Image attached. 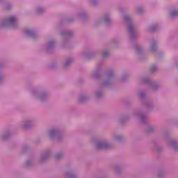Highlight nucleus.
<instances>
[{"instance_id":"3","label":"nucleus","mask_w":178,"mask_h":178,"mask_svg":"<svg viewBox=\"0 0 178 178\" xmlns=\"http://www.w3.org/2000/svg\"><path fill=\"white\" fill-rule=\"evenodd\" d=\"M155 69H156V67L154 65L151 67V70L152 72H154L155 70Z\"/></svg>"},{"instance_id":"1","label":"nucleus","mask_w":178,"mask_h":178,"mask_svg":"<svg viewBox=\"0 0 178 178\" xmlns=\"http://www.w3.org/2000/svg\"><path fill=\"white\" fill-rule=\"evenodd\" d=\"M16 22L17 19L15 18V17H12L8 20V26H14L16 24Z\"/></svg>"},{"instance_id":"2","label":"nucleus","mask_w":178,"mask_h":178,"mask_svg":"<svg viewBox=\"0 0 178 178\" xmlns=\"http://www.w3.org/2000/svg\"><path fill=\"white\" fill-rule=\"evenodd\" d=\"M178 12L177 10H173L171 12V16H177Z\"/></svg>"},{"instance_id":"5","label":"nucleus","mask_w":178,"mask_h":178,"mask_svg":"<svg viewBox=\"0 0 178 178\" xmlns=\"http://www.w3.org/2000/svg\"><path fill=\"white\" fill-rule=\"evenodd\" d=\"M52 134H54V131H50V136H52Z\"/></svg>"},{"instance_id":"4","label":"nucleus","mask_w":178,"mask_h":178,"mask_svg":"<svg viewBox=\"0 0 178 178\" xmlns=\"http://www.w3.org/2000/svg\"><path fill=\"white\" fill-rule=\"evenodd\" d=\"M102 147H104V145H102V144L98 145L99 148H102Z\"/></svg>"}]
</instances>
